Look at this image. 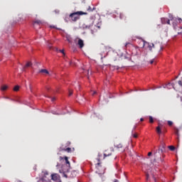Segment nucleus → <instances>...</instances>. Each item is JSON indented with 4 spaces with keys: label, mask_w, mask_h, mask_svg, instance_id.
Listing matches in <instances>:
<instances>
[{
    "label": "nucleus",
    "mask_w": 182,
    "mask_h": 182,
    "mask_svg": "<svg viewBox=\"0 0 182 182\" xmlns=\"http://www.w3.org/2000/svg\"><path fill=\"white\" fill-rule=\"evenodd\" d=\"M164 151V146H162L161 148H159L158 151L154 153V159L152 161V163H163V159L161 157H159L157 153H163Z\"/></svg>",
    "instance_id": "1"
},
{
    "label": "nucleus",
    "mask_w": 182,
    "mask_h": 182,
    "mask_svg": "<svg viewBox=\"0 0 182 182\" xmlns=\"http://www.w3.org/2000/svg\"><path fill=\"white\" fill-rule=\"evenodd\" d=\"M79 15H83V12L78 11V12L73 13L70 15V18H71L73 22H76V21L79 19Z\"/></svg>",
    "instance_id": "2"
},
{
    "label": "nucleus",
    "mask_w": 182,
    "mask_h": 182,
    "mask_svg": "<svg viewBox=\"0 0 182 182\" xmlns=\"http://www.w3.org/2000/svg\"><path fill=\"white\" fill-rule=\"evenodd\" d=\"M143 48H146L151 50L153 49V48H154V44L147 43V42L143 41Z\"/></svg>",
    "instance_id": "3"
},
{
    "label": "nucleus",
    "mask_w": 182,
    "mask_h": 182,
    "mask_svg": "<svg viewBox=\"0 0 182 182\" xmlns=\"http://www.w3.org/2000/svg\"><path fill=\"white\" fill-rule=\"evenodd\" d=\"M97 171H96V173H98V174H105V168L102 167L100 166V164H97L96 166Z\"/></svg>",
    "instance_id": "4"
},
{
    "label": "nucleus",
    "mask_w": 182,
    "mask_h": 182,
    "mask_svg": "<svg viewBox=\"0 0 182 182\" xmlns=\"http://www.w3.org/2000/svg\"><path fill=\"white\" fill-rule=\"evenodd\" d=\"M177 20L178 21L179 23H181L182 19L178 18H173V16L171 17V21H173V26H176L177 25Z\"/></svg>",
    "instance_id": "5"
},
{
    "label": "nucleus",
    "mask_w": 182,
    "mask_h": 182,
    "mask_svg": "<svg viewBox=\"0 0 182 182\" xmlns=\"http://www.w3.org/2000/svg\"><path fill=\"white\" fill-rule=\"evenodd\" d=\"M60 176L58 173H53L51 175V180H53V181H58L59 180Z\"/></svg>",
    "instance_id": "6"
},
{
    "label": "nucleus",
    "mask_w": 182,
    "mask_h": 182,
    "mask_svg": "<svg viewBox=\"0 0 182 182\" xmlns=\"http://www.w3.org/2000/svg\"><path fill=\"white\" fill-rule=\"evenodd\" d=\"M77 45H79L80 48L82 49L83 46H85V43H83V40L78 38Z\"/></svg>",
    "instance_id": "7"
},
{
    "label": "nucleus",
    "mask_w": 182,
    "mask_h": 182,
    "mask_svg": "<svg viewBox=\"0 0 182 182\" xmlns=\"http://www.w3.org/2000/svg\"><path fill=\"white\" fill-rule=\"evenodd\" d=\"M39 73H43V75H50L49 73V71H48V70L46 69H41L39 70Z\"/></svg>",
    "instance_id": "8"
},
{
    "label": "nucleus",
    "mask_w": 182,
    "mask_h": 182,
    "mask_svg": "<svg viewBox=\"0 0 182 182\" xmlns=\"http://www.w3.org/2000/svg\"><path fill=\"white\" fill-rule=\"evenodd\" d=\"M161 22H162V23H168V25H170V20L167 19L166 18H162Z\"/></svg>",
    "instance_id": "9"
},
{
    "label": "nucleus",
    "mask_w": 182,
    "mask_h": 182,
    "mask_svg": "<svg viewBox=\"0 0 182 182\" xmlns=\"http://www.w3.org/2000/svg\"><path fill=\"white\" fill-rule=\"evenodd\" d=\"M166 87L167 89H171V87H173V89H176V87H174V84H171L170 82L166 85Z\"/></svg>",
    "instance_id": "10"
},
{
    "label": "nucleus",
    "mask_w": 182,
    "mask_h": 182,
    "mask_svg": "<svg viewBox=\"0 0 182 182\" xmlns=\"http://www.w3.org/2000/svg\"><path fill=\"white\" fill-rule=\"evenodd\" d=\"M38 182H49V181L46 179V177H43L38 181Z\"/></svg>",
    "instance_id": "11"
},
{
    "label": "nucleus",
    "mask_w": 182,
    "mask_h": 182,
    "mask_svg": "<svg viewBox=\"0 0 182 182\" xmlns=\"http://www.w3.org/2000/svg\"><path fill=\"white\" fill-rule=\"evenodd\" d=\"M64 160H65L66 164L68 165V167H70V162H69V160L68 159V156L64 157Z\"/></svg>",
    "instance_id": "12"
},
{
    "label": "nucleus",
    "mask_w": 182,
    "mask_h": 182,
    "mask_svg": "<svg viewBox=\"0 0 182 182\" xmlns=\"http://www.w3.org/2000/svg\"><path fill=\"white\" fill-rule=\"evenodd\" d=\"M60 150H64V151H68V153H70V151L72 150L70 148L63 149V147L60 148Z\"/></svg>",
    "instance_id": "13"
},
{
    "label": "nucleus",
    "mask_w": 182,
    "mask_h": 182,
    "mask_svg": "<svg viewBox=\"0 0 182 182\" xmlns=\"http://www.w3.org/2000/svg\"><path fill=\"white\" fill-rule=\"evenodd\" d=\"M156 132L159 134H161V129H160V127H156Z\"/></svg>",
    "instance_id": "14"
},
{
    "label": "nucleus",
    "mask_w": 182,
    "mask_h": 182,
    "mask_svg": "<svg viewBox=\"0 0 182 182\" xmlns=\"http://www.w3.org/2000/svg\"><path fill=\"white\" fill-rule=\"evenodd\" d=\"M6 89H8L7 85H3L1 87V90H6Z\"/></svg>",
    "instance_id": "15"
},
{
    "label": "nucleus",
    "mask_w": 182,
    "mask_h": 182,
    "mask_svg": "<svg viewBox=\"0 0 182 182\" xmlns=\"http://www.w3.org/2000/svg\"><path fill=\"white\" fill-rule=\"evenodd\" d=\"M30 66H32V63L28 62L26 63L25 68H30Z\"/></svg>",
    "instance_id": "16"
},
{
    "label": "nucleus",
    "mask_w": 182,
    "mask_h": 182,
    "mask_svg": "<svg viewBox=\"0 0 182 182\" xmlns=\"http://www.w3.org/2000/svg\"><path fill=\"white\" fill-rule=\"evenodd\" d=\"M168 149H169L171 151H174V150L176 149V147H174L173 146H168Z\"/></svg>",
    "instance_id": "17"
},
{
    "label": "nucleus",
    "mask_w": 182,
    "mask_h": 182,
    "mask_svg": "<svg viewBox=\"0 0 182 182\" xmlns=\"http://www.w3.org/2000/svg\"><path fill=\"white\" fill-rule=\"evenodd\" d=\"M14 92H18V90H19V86H18V85L15 86L14 88Z\"/></svg>",
    "instance_id": "18"
},
{
    "label": "nucleus",
    "mask_w": 182,
    "mask_h": 182,
    "mask_svg": "<svg viewBox=\"0 0 182 182\" xmlns=\"http://www.w3.org/2000/svg\"><path fill=\"white\" fill-rule=\"evenodd\" d=\"M47 46L49 48V49H52V44L50 43H48Z\"/></svg>",
    "instance_id": "19"
},
{
    "label": "nucleus",
    "mask_w": 182,
    "mask_h": 182,
    "mask_svg": "<svg viewBox=\"0 0 182 182\" xmlns=\"http://www.w3.org/2000/svg\"><path fill=\"white\" fill-rule=\"evenodd\" d=\"M149 122H150V123H153V122H154L153 117H151V116L149 117Z\"/></svg>",
    "instance_id": "20"
},
{
    "label": "nucleus",
    "mask_w": 182,
    "mask_h": 182,
    "mask_svg": "<svg viewBox=\"0 0 182 182\" xmlns=\"http://www.w3.org/2000/svg\"><path fill=\"white\" fill-rule=\"evenodd\" d=\"M178 84L179 85V86H181L182 87V80H179L178 82Z\"/></svg>",
    "instance_id": "21"
},
{
    "label": "nucleus",
    "mask_w": 182,
    "mask_h": 182,
    "mask_svg": "<svg viewBox=\"0 0 182 182\" xmlns=\"http://www.w3.org/2000/svg\"><path fill=\"white\" fill-rule=\"evenodd\" d=\"M168 124L169 126H172V125H173V122H171V121H168Z\"/></svg>",
    "instance_id": "22"
},
{
    "label": "nucleus",
    "mask_w": 182,
    "mask_h": 182,
    "mask_svg": "<svg viewBox=\"0 0 182 182\" xmlns=\"http://www.w3.org/2000/svg\"><path fill=\"white\" fill-rule=\"evenodd\" d=\"M63 176H64V177H65L66 178H68V177H69V175L65 173V172H63Z\"/></svg>",
    "instance_id": "23"
},
{
    "label": "nucleus",
    "mask_w": 182,
    "mask_h": 182,
    "mask_svg": "<svg viewBox=\"0 0 182 182\" xmlns=\"http://www.w3.org/2000/svg\"><path fill=\"white\" fill-rule=\"evenodd\" d=\"M34 23H38V24H39V23H41V21L37 20V21H36L34 22Z\"/></svg>",
    "instance_id": "24"
},
{
    "label": "nucleus",
    "mask_w": 182,
    "mask_h": 182,
    "mask_svg": "<svg viewBox=\"0 0 182 182\" xmlns=\"http://www.w3.org/2000/svg\"><path fill=\"white\" fill-rule=\"evenodd\" d=\"M72 95H73V91H69V96H72Z\"/></svg>",
    "instance_id": "25"
},
{
    "label": "nucleus",
    "mask_w": 182,
    "mask_h": 182,
    "mask_svg": "<svg viewBox=\"0 0 182 182\" xmlns=\"http://www.w3.org/2000/svg\"><path fill=\"white\" fill-rule=\"evenodd\" d=\"M132 136L134 139H137V135L136 134H132Z\"/></svg>",
    "instance_id": "26"
},
{
    "label": "nucleus",
    "mask_w": 182,
    "mask_h": 182,
    "mask_svg": "<svg viewBox=\"0 0 182 182\" xmlns=\"http://www.w3.org/2000/svg\"><path fill=\"white\" fill-rule=\"evenodd\" d=\"M60 52L61 53H63V55H65V50H60Z\"/></svg>",
    "instance_id": "27"
},
{
    "label": "nucleus",
    "mask_w": 182,
    "mask_h": 182,
    "mask_svg": "<svg viewBox=\"0 0 182 182\" xmlns=\"http://www.w3.org/2000/svg\"><path fill=\"white\" fill-rule=\"evenodd\" d=\"M150 63H151V65H153V63H154V59L151 60H150Z\"/></svg>",
    "instance_id": "28"
},
{
    "label": "nucleus",
    "mask_w": 182,
    "mask_h": 182,
    "mask_svg": "<svg viewBox=\"0 0 182 182\" xmlns=\"http://www.w3.org/2000/svg\"><path fill=\"white\" fill-rule=\"evenodd\" d=\"M87 75H88V77H88V79H89V75H92V73H90V72L89 71V70H87Z\"/></svg>",
    "instance_id": "29"
},
{
    "label": "nucleus",
    "mask_w": 182,
    "mask_h": 182,
    "mask_svg": "<svg viewBox=\"0 0 182 182\" xmlns=\"http://www.w3.org/2000/svg\"><path fill=\"white\" fill-rule=\"evenodd\" d=\"M119 18H120V19H123V14H120Z\"/></svg>",
    "instance_id": "30"
},
{
    "label": "nucleus",
    "mask_w": 182,
    "mask_h": 182,
    "mask_svg": "<svg viewBox=\"0 0 182 182\" xmlns=\"http://www.w3.org/2000/svg\"><path fill=\"white\" fill-rule=\"evenodd\" d=\"M111 155V154H108V155H107L106 154H104V157H107V156H110Z\"/></svg>",
    "instance_id": "31"
},
{
    "label": "nucleus",
    "mask_w": 182,
    "mask_h": 182,
    "mask_svg": "<svg viewBox=\"0 0 182 182\" xmlns=\"http://www.w3.org/2000/svg\"><path fill=\"white\" fill-rule=\"evenodd\" d=\"M151 154H152L151 152H149V153H148V156H151Z\"/></svg>",
    "instance_id": "32"
},
{
    "label": "nucleus",
    "mask_w": 182,
    "mask_h": 182,
    "mask_svg": "<svg viewBox=\"0 0 182 182\" xmlns=\"http://www.w3.org/2000/svg\"><path fill=\"white\" fill-rule=\"evenodd\" d=\"M53 114H59L58 113H56V112H53Z\"/></svg>",
    "instance_id": "33"
},
{
    "label": "nucleus",
    "mask_w": 182,
    "mask_h": 182,
    "mask_svg": "<svg viewBox=\"0 0 182 182\" xmlns=\"http://www.w3.org/2000/svg\"><path fill=\"white\" fill-rule=\"evenodd\" d=\"M176 134L178 135V129L176 130Z\"/></svg>",
    "instance_id": "34"
},
{
    "label": "nucleus",
    "mask_w": 182,
    "mask_h": 182,
    "mask_svg": "<svg viewBox=\"0 0 182 182\" xmlns=\"http://www.w3.org/2000/svg\"><path fill=\"white\" fill-rule=\"evenodd\" d=\"M92 95H96V91H94Z\"/></svg>",
    "instance_id": "35"
},
{
    "label": "nucleus",
    "mask_w": 182,
    "mask_h": 182,
    "mask_svg": "<svg viewBox=\"0 0 182 182\" xmlns=\"http://www.w3.org/2000/svg\"><path fill=\"white\" fill-rule=\"evenodd\" d=\"M143 120H144L143 118H141V119H140V121H141V122H143Z\"/></svg>",
    "instance_id": "36"
},
{
    "label": "nucleus",
    "mask_w": 182,
    "mask_h": 182,
    "mask_svg": "<svg viewBox=\"0 0 182 182\" xmlns=\"http://www.w3.org/2000/svg\"><path fill=\"white\" fill-rule=\"evenodd\" d=\"M55 50L58 52V50H59V49H58V48H55Z\"/></svg>",
    "instance_id": "37"
},
{
    "label": "nucleus",
    "mask_w": 182,
    "mask_h": 182,
    "mask_svg": "<svg viewBox=\"0 0 182 182\" xmlns=\"http://www.w3.org/2000/svg\"><path fill=\"white\" fill-rule=\"evenodd\" d=\"M53 100H55V98H52V102H53Z\"/></svg>",
    "instance_id": "38"
},
{
    "label": "nucleus",
    "mask_w": 182,
    "mask_h": 182,
    "mask_svg": "<svg viewBox=\"0 0 182 182\" xmlns=\"http://www.w3.org/2000/svg\"><path fill=\"white\" fill-rule=\"evenodd\" d=\"M146 178H147V179L149 178V175H146Z\"/></svg>",
    "instance_id": "39"
},
{
    "label": "nucleus",
    "mask_w": 182,
    "mask_h": 182,
    "mask_svg": "<svg viewBox=\"0 0 182 182\" xmlns=\"http://www.w3.org/2000/svg\"><path fill=\"white\" fill-rule=\"evenodd\" d=\"M114 182H119V181H117V180H115Z\"/></svg>",
    "instance_id": "40"
},
{
    "label": "nucleus",
    "mask_w": 182,
    "mask_h": 182,
    "mask_svg": "<svg viewBox=\"0 0 182 182\" xmlns=\"http://www.w3.org/2000/svg\"><path fill=\"white\" fill-rule=\"evenodd\" d=\"M68 42H70V40L68 39Z\"/></svg>",
    "instance_id": "41"
},
{
    "label": "nucleus",
    "mask_w": 182,
    "mask_h": 182,
    "mask_svg": "<svg viewBox=\"0 0 182 182\" xmlns=\"http://www.w3.org/2000/svg\"><path fill=\"white\" fill-rule=\"evenodd\" d=\"M154 180H155V181H156V178H154Z\"/></svg>",
    "instance_id": "42"
},
{
    "label": "nucleus",
    "mask_w": 182,
    "mask_h": 182,
    "mask_svg": "<svg viewBox=\"0 0 182 182\" xmlns=\"http://www.w3.org/2000/svg\"><path fill=\"white\" fill-rule=\"evenodd\" d=\"M46 174H48V172H46Z\"/></svg>",
    "instance_id": "43"
},
{
    "label": "nucleus",
    "mask_w": 182,
    "mask_h": 182,
    "mask_svg": "<svg viewBox=\"0 0 182 182\" xmlns=\"http://www.w3.org/2000/svg\"><path fill=\"white\" fill-rule=\"evenodd\" d=\"M60 159H61V160H62V159H63V158L60 157Z\"/></svg>",
    "instance_id": "44"
},
{
    "label": "nucleus",
    "mask_w": 182,
    "mask_h": 182,
    "mask_svg": "<svg viewBox=\"0 0 182 182\" xmlns=\"http://www.w3.org/2000/svg\"><path fill=\"white\" fill-rule=\"evenodd\" d=\"M53 28H55V26H53Z\"/></svg>",
    "instance_id": "45"
},
{
    "label": "nucleus",
    "mask_w": 182,
    "mask_h": 182,
    "mask_svg": "<svg viewBox=\"0 0 182 182\" xmlns=\"http://www.w3.org/2000/svg\"><path fill=\"white\" fill-rule=\"evenodd\" d=\"M30 89H31V85H30Z\"/></svg>",
    "instance_id": "46"
}]
</instances>
